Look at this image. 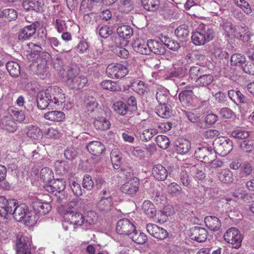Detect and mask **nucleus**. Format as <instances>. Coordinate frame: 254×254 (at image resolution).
Wrapping results in <instances>:
<instances>
[{
  "label": "nucleus",
  "instance_id": "dca6fc26",
  "mask_svg": "<svg viewBox=\"0 0 254 254\" xmlns=\"http://www.w3.org/2000/svg\"><path fill=\"white\" fill-rule=\"evenodd\" d=\"M208 235L207 231L204 228L194 227L190 230L191 239L199 243L205 241Z\"/></svg>",
  "mask_w": 254,
  "mask_h": 254
},
{
  "label": "nucleus",
  "instance_id": "de8ad7c7",
  "mask_svg": "<svg viewBox=\"0 0 254 254\" xmlns=\"http://www.w3.org/2000/svg\"><path fill=\"white\" fill-rule=\"evenodd\" d=\"M111 160L115 169H118L121 164V154L118 150H112L111 152Z\"/></svg>",
  "mask_w": 254,
  "mask_h": 254
},
{
  "label": "nucleus",
  "instance_id": "e433bc0d",
  "mask_svg": "<svg viewBox=\"0 0 254 254\" xmlns=\"http://www.w3.org/2000/svg\"><path fill=\"white\" fill-rule=\"evenodd\" d=\"M193 92L188 93L186 91H181L178 95L179 99L184 106H190L193 101Z\"/></svg>",
  "mask_w": 254,
  "mask_h": 254
},
{
  "label": "nucleus",
  "instance_id": "603ef678",
  "mask_svg": "<svg viewBox=\"0 0 254 254\" xmlns=\"http://www.w3.org/2000/svg\"><path fill=\"white\" fill-rule=\"evenodd\" d=\"M246 62V57L244 55L236 53L232 55L231 58V65L233 66H241Z\"/></svg>",
  "mask_w": 254,
  "mask_h": 254
},
{
  "label": "nucleus",
  "instance_id": "20e7f679",
  "mask_svg": "<svg viewBox=\"0 0 254 254\" xmlns=\"http://www.w3.org/2000/svg\"><path fill=\"white\" fill-rule=\"evenodd\" d=\"M47 94L51 101L55 109H60L65 105V94L64 91L57 86H51L47 89Z\"/></svg>",
  "mask_w": 254,
  "mask_h": 254
},
{
  "label": "nucleus",
  "instance_id": "c03bdc74",
  "mask_svg": "<svg viewBox=\"0 0 254 254\" xmlns=\"http://www.w3.org/2000/svg\"><path fill=\"white\" fill-rule=\"evenodd\" d=\"M98 216L94 211H89L86 213L84 216V227L87 228L94 225L97 220Z\"/></svg>",
  "mask_w": 254,
  "mask_h": 254
},
{
  "label": "nucleus",
  "instance_id": "4be33fe9",
  "mask_svg": "<svg viewBox=\"0 0 254 254\" xmlns=\"http://www.w3.org/2000/svg\"><path fill=\"white\" fill-rule=\"evenodd\" d=\"M11 214L13 215L14 218L17 221L22 220L29 211L27 205L25 203H21L14 206Z\"/></svg>",
  "mask_w": 254,
  "mask_h": 254
},
{
  "label": "nucleus",
  "instance_id": "4468645a",
  "mask_svg": "<svg viewBox=\"0 0 254 254\" xmlns=\"http://www.w3.org/2000/svg\"><path fill=\"white\" fill-rule=\"evenodd\" d=\"M146 229L150 235L158 240H164L168 236V232L165 229L155 224H148Z\"/></svg>",
  "mask_w": 254,
  "mask_h": 254
},
{
  "label": "nucleus",
  "instance_id": "4d7b16f0",
  "mask_svg": "<svg viewBox=\"0 0 254 254\" xmlns=\"http://www.w3.org/2000/svg\"><path fill=\"white\" fill-rule=\"evenodd\" d=\"M179 86L181 91H187L188 93L193 92V90L195 87L194 83L188 79L180 82Z\"/></svg>",
  "mask_w": 254,
  "mask_h": 254
},
{
  "label": "nucleus",
  "instance_id": "1a4fd4ad",
  "mask_svg": "<svg viewBox=\"0 0 254 254\" xmlns=\"http://www.w3.org/2000/svg\"><path fill=\"white\" fill-rule=\"evenodd\" d=\"M65 221L73 225L74 228L84 226V216L80 212L69 211L66 212L64 216Z\"/></svg>",
  "mask_w": 254,
  "mask_h": 254
},
{
  "label": "nucleus",
  "instance_id": "3c124183",
  "mask_svg": "<svg viewBox=\"0 0 254 254\" xmlns=\"http://www.w3.org/2000/svg\"><path fill=\"white\" fill-rule=\"evenodd\" d=\"M0 16L8 21L15 20L17 17V11L13 8H6L2 11Z\"/></svg>",
  "mask_w": 254,
  "mask_h": 254
},
{
  "label": "nucleus",
  "instance_id": "a878e982",
  "mask_svg": "<svg viewBox=\"0 0 254 254\" xmlns=\"http://www.w3.org/2000/svg\"><path fill=\"white\" fill-rule=\"evenodd\" d=\"M152 174L156 180L164 181L167 177L168 171L163 165L156 164L152 168Z\"/></svg>",
  "mask_w": 254,
  "mask_h": 254
},
{
  "label": "nucleus",
  "instance_id": "bb28decb",
  "mask_svg": "<svg viewBox=\"0 0 254 254\" xmlns=\"http://www.w3.org/2000/svg\"><path fill=\"white\" fill-rule=\"evenodd\" d=\"M148 43L150 53L152 52L157 55H164L166 53V49L161 42L155 40H150L148 41Z\"/></svg>",
  "mask_w": 254,
  "mask_h": 254
},
{
  "label": "nucleus",
  "instance_id": "ea45409f",
  "mask_svg": "<svg viewBox=\"0 0 254 254\" xmlns=\"http://www.w3.org/2000/svg\"><path fill=\"white\" fill-rule=\"evenodd\" d=\"M213 77L210 74L200 75L195 82L196 84L200 87H207L213 81Z\"/></svg>",
  "mask_w": 254,
  "mask_h": 254
},
{
  "label": "nucleus",
  "instance_id": "4c0bfd02",
  "mask_svg": "<svg viewBox=\"0 0 254 254\" xmlns=\"http://www.w3.org/2000/svg\"><path fill=\"white\" fill-rule=\"evenodd\" d=\"M113 109L117 114L124 116L130 111L128 106L123 101H116L113 103Z\"/></svg>",
  "mask_w": 254,
  "mask_h": 254
},
{
  "label": "nucleus",
  "instance_id": "a18cd8bd",
  "mask_svg": "<svg viewBox=\"0 0 254 254\" xmlns=\"http://www.w3.org/2000/svg\"><path fill=\"white\" fill-rule=\"evenodd\" d=\"M156 113L162 118H168L171 115L170 106L168 104H159L156 109Z\"/></svg>",
  "mask_w": 254,
  "mask_h": 254
},
{
  "label": "nucleus",
  "instance_id": "aec40b11",
  "mask_svg": "<svg viewBox=\"0 0 254 254\" xmlns=\"http://www.w3.org/2000/svg\"><path fill=\"white\" fill-rule=\"evenodd\" d=\"M132 47L134 51L142 55H149L150 50L148 43H146L142 39H136L134 40Z\"/></svg>",
  "mask_w": 254,
  "mask_h": 254
},
{
  "label": "nucleus",
  "instance_id": "e2e57ef3",
  "mask_svg": "<svg viewBox=\"0 0 254 254\" xmlns=\"http://www.w3.org/2000/svg\"><path fill=\"white\" fill-rule=\"evenodd\" d=\"M23 219L25 225L28 227L34 226L37 222L36 217L30 211L28 212L26 216L24 217Z\"/></svg>",
  "mask_w": 254,
  "mask_h": 254
},
{
  "label": "nucleus",
  "instance_id": "052dcab7",
  "mask_svg": "<svg viewBox=\"0 0 254 254\" xmlns=\"http://www.w3.org/2000/svg\"><path fill=\"white\" fill-rule=\"evenodd\" d=\"M53 23L59 33H62L67 29L66 23L64 20L58 18Z\"/></svg>",
  "mask_w": 254,
  "mask_h": 254
},
{
  "label": "nucleus",
  "instance_id": "2eb2a0df",
  "mask_svg": "<svg viewBox=\"0 0 254 254\" xmlns=\"http://www.w3.org/2000/svg\"><path fill=\"white\" fill-rule=\"evenodd\" d=\"M65 187L66 182L64 179H57L54 180L52 185H46L43 188L46 191L56 195L64 190Z\"/></svg>",
  "mask_w": 254,
  "mask_h": 254
},
{
  "label": "nucleus",
  "instance_id": "09e8293b",
  "mask_svg": "<svg viewBox=\"0 0 254 254\" xmlns=\"http://www.w3.org/2000/svg\"><path fill=\"white\" fill-rule=\"evenodd\" d=\"M218 178L221 182L226 184L231 183L233 180L232 173L228 169L222 170L219 174Z\"/></svg>",
  "mask_w": 254,
  "mask_h": 254
},
{
  "label": "nucleus",
  "instance_id": "6e6552de",
  "mask_svg": "<svg viewBox=\"0 0 254 254\" xmlns=\"http://www.w3.org/2000/svg\"><path fill=\"white\" fill-rule=\"evenodd\" d=\"M140 187V180L136 177L132 178L120 187V190L124 193L133 196L138 191Z\"/></svg>",
  "mask_w": 254,
  "mask_h": 254
},
{
  "label": "nucleus",
  "instance_id": "a211bd4d",
  "mask_svg": "<svg viewBox=\"0 0 254 254\" xmlns=\"http://www.w3.org/2000/svg\"><path fill=\"white\" fill-rule=\"evenodd\" d=\"M47 94V89L44 92H40L38 93L37 96V103L38 107L44 110L47 107L54 109L50 97Z\"/></svg>",
  "mask_w": 254,
  "mask_h": 254
},
{
  "label": "nucleus",
  "instance_id": "f257e3e1",
  "mask_svg": "<svg viewBox=\"0 0 254 254\" xmlns=\"http://www.w3.org/2000/svg\"><path fill=\"white\" fill-rule=\"evenodd\" d=\"M93 109L91 110V115L94 118L93 126L96 129L104 131L109 129L111 127V123L107 118L105 111L101 108L98 107V103L93 101L91 103Z\"/></svg>",
  "mask_w": 254,
  "mask_h": 254
},
{
  "label": "nucleus",
  "instance_id": "f704fd0d",
  "mask_svg": "<svg viewBox=\"0 0 254 254\" xmlns=\"http://www.w3.org/2000/svg\"><path fill=\"white\" fill-rule=\"evenodd\" d=\"M190 148V142L187 139H180L176 143V150L180 154H187Z\"/></svg>",
  "mask_w": 254,
  "mask_h": 254
},
{
  "label": "nucleus",
  "instance_id": "f03ea898",
  "mask_svg": "<svg viewBox=\"0 0 254 254\" xmlns=\"http://www.w3.org/2000/svg\"><path fill=\"white\" fill-rule=\"evenodd\" d=\"M87 81V78L80 73L78 69L71 68L67 74L66 84L70 89L79 90L85 86Z\"/></svg>",
  "mask_w": 254,
  "mask_h": 254
},
{
  "label": "nucleus",
  "instance_id": "0eeeda50",
  "mask_svg": "<svg viewBox=\"0 0 254 254\" xmlns=\"http://www.w3.org/2000/svg\"><path fill=\"white\" fill-rule=\"evenodd\" d=\"M215 152L222 156L228 154L233 149V142L230 139H221L213 143Z\"/></svg>",
  "mask_w": 254,
  "mask_h": 254
},
{
  "label": "nucleus",
  "instance_id": "5fc2aeb1",
  "mask_svg": "<svg viewBox=\"0 0 254 254\" xmlns=\"http://www.w3.org/2000/svg\"><path fill=\"white\" fill-rule=\"evenodd\" d=\"M128 153L130 154L134 157L138 158H144L145 156V152L140 147L130 146L128 150Z\"/></svg>",
  "mask_w": 254,
  "mask_h": 254
},
{
  "label": "nucleus",
  "instance_id": "7c9ffc66",
  "mask_svg": "<svg viewBox=\"0 0 254 254\" xmlns=\"http://www.w3.org/2000/svg\"><path fill=\"white\" fill-rule=\"evenodd\" d=\"M170 98L169 91L163 87L158 88L156 93V98L160 105L168 104Z\"/></svg>",
  "mask_w": 254,
  "mask_h": 254
},
{
  "label": "nucleus",
  "instance_id": "f8f14e48",
  "mask_svg": "<svg viewBox=\"0 0 254 254\" xmlns=\"http://www.w3.org/2000/svg\"><path fill=\"white\" fill-rule=\"evenodd\" d=\"M194 156L198 160L204 163H208L212 159L215 157L211 148L202 147L197 148L194 153Z\"/></svg>",
  "mask_w": 254,
  "mask_h": 254
},
{
  "label": "nucleus",
  "instance_id": "7ed1b4c3",
  "mask_svg": "<svg viewBox=\"0 0 254 254\" xmlns=\"http://www.w3.org/2000/svg\"><path fill=\"white\" fill-rule=\"evenodd\" d=\"M214 37L213 30L207 25L202 24L199 26L198 31L193 32L191 40L194 45L200 46L210 41Z\"/></svg>",
  "mask_w": 254,
  "mask_h": 254
},
{
  "label": "nucleus",
  "instance_id": "f3484780",
  "mask_svg": "<svg viewBox=\"0 0 254 254\" xmlns=\"http://www.w3.org/2000/svg\"><path fill=\"white\" fill-rule=\"evenodd\" d=\"M113 205V201L112 196L102 197L97 203V209L101 213L105 214L112 210Z\"/></svg>",
  "mask_w": 254,
  "mask_h": 254
},
{
  "label": "nucleus",
  "instance_id": "5701e85b",
  "mask_svg": "<svg viewBox=\"0 0 254 254\" xmlns=\"http://www.w3.org/2000/svg\"><path fill=\"white\" fill-rule=\"evenodd\" d=\"M44 5L43 0H25L23 2V8L28 11L39 12Z\"/></svg>",
  "mask_w": 254,
  "mask_h": 254
},
{
  "label": "nucleus",
  "instance_id": "423d86ee",
  "mask_svg": "<svg viewBox=\"0 0 254 254\" xmlns=\"http://www.w3.org/2000/svg\"><path fill=\"white\" fill-rule=\"evenodd\" d=\"M128 72L127 68L121 64H111L106 68V73L112 78H121Z\"/></svg>",
  "mask_w": 254,
  "mask_h": 254
},
{
  "label": "nucleus",
  "instance_id": "9d476101",
  "mask_svg": "<svg viewBox=\"0 0 254 254\" xmlns=\"http://www.w3.org/2000/svg\"><path fill=\"white\" fill-rule=\"evenodd\" d=\"M16 204L15 199H7L4 196H0V216L5 218L8 213H11Z\"/></svg>",
  "mask_w": 254,
  "mask_h": 254
},
{
  "label": "nucleus",
  "instance_id": "bf43d9fd",
  "mask_svg": "<svg viewBox=\"0 0 254 254\" xmlns=\"http://www.w3.org/2000/svg\"><path fill=\"white\" fill-rule=\"evenodd\" d=\"M167 190L172 196H176L182 192V189L179 185L174 182L168 186Z\"/></svg>",
  "mask_w": 254,
  "mask_h": 254
},
{
  "label": "nucleus",
  "instance_id": "2f4dec72",
  "mask_svg": "<svg viewBox=\"0 0 254 254\" xmlns=\"http://www.w3.org/2000/svg\"><path fill=\"white\" fill-rule=\"evenodd\" d=\"M101 86L104 89L112 92H120L122 91L121 86L118 81L104 80L101 83Z\"/></svg>",
  "mask_w": 254,
  "mask_h": 254
},
{
  "label": "nucleus",
  "instance_id": "774afa93",
  "mask_svg": "<svg viewBox=\"0 0 254 254\" xmlns=\"http://www.w3.org/2000/svg\"><path fill=\"white\" fill-rule=\"evenodd\" d=\"M237 5L240 7L244 12L249 14L252 12L250 4L245 0H234Z\"/></svg>",
  "mask_w": 254,
  "mask_h": 254
},
{
  "label": "nucleus",
  "instance_id": "37998d69",
  "mask_svg": "<svg viewBox=\"0 0 254 254\" xmlns=\"http://www.w3.org/2000/svg\"><path fill=\"white\" fill-rule=\"evenodd\" d=\"M141 3L145 9L151 11L156 10L160 5L159 0H141Z\"/></svg>",
  "mask_w": 254,
  "mask_h": 254
},
{
  "label": "nucleus",
  "instance_id": "680f3d73",
  "mask_svg": "<svg viewBox=\"0 0 254 254\" xmlns=\"http://www.w3.org/2000/svg\"><path fill=\"white\" fill-rule=\"evenodd\" d=\"M134 90L139 94H144L147 92V85L143 81H139L137 83H134L132 85Z\"/></svg>",
  "mask_w": 254,
  "mask_h": 254
},
{
  "label": "nucleus",
  "instance_id": "412c9836",
  "mask_svg": "<svg viewBox=\"0 0 254 254\" xmlns=\"http://www.w3.org/2000/svg\"><path fill=\"white\" fill-rule=\"evenodd\" d=\"M88 151L92 155L98 156L105 150L104 145L100 141H90L87 146Z\"/></svg>",
  "mask_w": 254,
  "mask_h": 254
},
{
  "label": "nucleus",
  "instance_id": "cd10ccee",
  "mask_svg": "<svg viewBox=\"0 0 254 254\" xmlns=\"http://www.w3.org/2000/svg\"><path fill=\"white\" fill-rule=\"evenodd\" d=\"M42 49V48L40 46L36 45L33 42L29 43L28 44V49L27 50V51L28 53V55H27L28 59L32 62L34 61L38 58Z\"/></svg>",
  "mask_w": 254,
  "mask_h": 254
},
{
  "label": "nucleus",
  "instance_id": "b1692460",
  "mask_svg": "<svg viewBox=\"0 0 254 254\" xmlns=\"http://www.w3.org/2000/svg\"><path fill=\"white\" fill-rule=\"evenodd\" d=\"M32 206L34 210L40 215H45L51 210L52 206L50 203L36 200L33 202Z\"/></svg>",
  "mask_w": 254,
  "mask_h": 254
},
{
  "label": "nucleus",
  "instance_id": "c756f323",
  "mask_svg": "<svg viewBox=\"0 0 254 254\" xmlns=\"http://www.w3.org/2000/svg\"><path fill=\"white\" fill-rule=\"evenodd\" d=\"M130 238L135 243L142 245L145 244L148 240L146 235L140 230H137L134 228L129 236Z\"/></svg>",
  "mask_w": 254,
  "mask_h": 254
},
{
  "label": "nucleus",
  "instance_id": "6e6d98bb",
  "mask_svg": "<svg viewBox=\"0 0 254 254\" xmlns=\"http://www.w3.org/2000/svg\"><path fill=\"white\" fill-rule=\"evenodd\" d=\"M231 135L235 138L244 139H246L250 135V132L243 128H239L232 131Z\"/></svg>",
  "mask_w": 254,
  "mask_h": 254
},
{
  "label": "nucleus",
  "instance_id": "13d9d810",
  "mask_svg": "<svg viewBox=\"0 0 254 254\" xmlns=\"http://www.w3.org/2000/svg\"><path fill=\"white\" fill-rule=\"evenodd\" d=\"M157 132L158 131L155 128L146 129L142 131L140 137L143 141H147L150 140Z\"/></svg>",
  "mask_w": 254,
  "mask_h": 254
},
{
  "label": "nucleus",
  "instance_id": "6ab92c4d",
  "mask_svg": "<svg viewBox=\"0 0 254 254\" xmlns=\"http://www.w3.org/2000/svg\"><path fill=\"white\" fill-rule=\"evenodd\" d=\"M39 24V22L37 21L33 22L29 25L25 26L20 32L18 39L23 40L28 39L35 34L36 26Z\"/></svg>",
  "mask_w": 254,
  "mask_h": 254
},
{
  "label": "nucleus",
  "instance_id": "39448f33",
  "mask_svg": "<svg viewBox=\"0 0 254 254\" xmlns=\"http://www.w3.org/2000/svg\"><path fill=\"white\" fill-rule=\"evenodd\" d=\"M223 238L225 241L232 245L234 248L238 249L241 246L242 237L240 231L236 228H231L227 230Z\"/></svg>",
  "mask_w": 254,
  "mask_h": 254
},
{
  "label": "nucleus",
  "instance_id": "79ce46f5",
  "mask_svg": "<svg viewBox=\"0 0 254 254\" xmlns=\"http://www.w3.org/2000/svg\"><path fill=\"white\" fill-rule=\"evenodd\" d=\"M142 209L149 217L153 218L156 215V210L154 204L149 200H145L142 204Z\"/></svg>",
  "mask_w": 254,
  "mask_h": 254
},
{
  "label": "nucleus",
  "instance_id": "a19ab883",
  "mask_svg": "<svg viewBox=\"0 0 254 254\" xmlns=\"http://www.w3.org/2000/svg\"><path fill=\"white\" fill-rule=\"evenodd\" d=\"M175 33L180 41H186L189 35L188 26L186 25H180L175 30Z\"/></svg>",
  "mask_w": 254,
  "mask_h": 254
},
{
  "label": "nucleus",
  "instance_id": "473e14b6",
  "mask_svg": "<svg viewBox=\"0 0 254 254\" xmlns=\"http://www.w3.org/2000/svg\"><path fill=\"white\" fill-rule=\"evenodd\" d=\"M44 118L45 119L51 121L61 122L64 120L65 115L63 112L56 110L45 113Z\"/></svg>",
  "mask_w": 254,
  "mask_h": 254
},
{
  "label": "nucleus",
  "instance_id": "864d4df0",
  "mask_svg": "<svg viewBox=\"0 0 254 254\" xmlns=\"http://www.w3.org/2000/svg\"><path fill=\"white\" fill-rule=\"evenodd\" d=\"M155 141L158 146L163 149H167L170 145V140L165 135H158L156 137Z\"/></svg>",
  "mask_w": 254,
  "mask_h": 254
},
{
  "label": "nucleus",
  "instance_id": "c85d7f7f",
  "mask_svg": "<svg viewBox=\"0 0 254 254\" xmlns=\"http://www.w3.org/2000/svg\"><path fill=\"white\" fill-rule=\"evenodd\" d=\"M206 226L211 231H217L221 226V222L216 217L213 216H206L204 219Z\"/></svg>",
  "mask_w": 254,
  "mask_h": 254
},
{
  "label": "nucleus",
  "instance_id": "69168bd1",
  "mask_svg": "<svg viewBox=\"0 0 254 254\" xmlns=\"http://www.w3.org/2000/svg\"><path fill=\"white\" fill-rule=\"evenodd\" d=\"M180 178L182 184L187 187L190 183V180L186 168H182L180 173Z\"/></svg>",
  "mask_w": 254,
  "mask_h": 254
},
{
  "label": "nucleus",
  "instance_id": "0e129e2a",
  "mask_svg": "<svg viewBox=\"0 0 254 254\" xmlns=\"http://www.w3.org/2000/svg\"><path fill=\"white\" fill-rule=\"evenodd\" d=\"M187 117L188 120L193 123H195L196 124V126L200 128H202L203 126V123L202 122L200 121V116H197L193 113L189 112L187 114Z\"/></svg>",
  "mask_w": 254,
  "mask_h": 254
},
{
  "label": "nucleus",
  "instance_id": "49530a36",
  "mask_svg": "<svg viewBox=\"0 0 254 254\" xmlns=\"http://www.w3.org/2000/svg\"><path fill=\"white\" fill-rule=\"evenodd\" d=\"M40 179L44 182H49L54 178V173L48 167L42 168L40 173Z\"/></svg>",
  "mask_w": 254,
  "mask_h": 254
},
{
  "label": "nucleus",
  "instance_id": "8fccbe9b",
  "mask_svg": "<svg viewBox=\"0 0 254 254\" xmlns=\"http://www.w3.org/2000/svg\"><path fill=\"white\" fill-rule=\"evenodd\" d=\"M191 172L194 174V177L199 180H202L205 178L204 172V168L201 165H194L190 168Z\"/></svg>",
  "mask_w": 254,
  "mask_h": 254
},
{
  "label": "nucleus",
  "instance_id": "58836bf2",
  "mask_svg": "<svg viewBox=\"0 0 254 254\" xmlns=\"http://www.w3.org/2000/svg\"><path fill=\"white\" fill-rule=\"evenodd\" d=\"M6 67L10 75L12 77H17L20 74V67L18 63L14 61L7 63Z\"/></svg>",
  "mask_w": 254,
  "mask_h": 254
},
{
  "label": "nucleus",
  "instance_id": "9b49d317",
  "mask_svg": "<svg viewBox=\"0 0 254 254\" xmlns=\"http://www.w3.org/2000/svg\"><path fill=\"white\" fill-rule=\"evenodd\" d=\"M136 228L135 226L128 219L124 218L119 220L116 226V232L120 235H130Z\"/></svg>",
  "mask_w": 254,
  "mask_h": 254
},
{
  "label": "nucleus",
  "instance_id": "72a5a7b5",
  "mask_svg": "<svg viewBox=\"0 0 254 254\" xmlns=\"http://www.w3.org/2000/svg\"><path fill=\"white\" fill-rule=\"evenodd\" d=\"M117 32L120 37L124 39H128L133 35L132 28L129 25H123L118 27Z\"/></svg>",
  "mask_w": 254,
  "mask_h": 254
},
{
  "label": "nucleus",
  "instance_id": "338daca9",
  "mask_svg": "<svg viewBox=\"0 0 254 254\" xmlns=\"http://www.w3.org/2000/svg\"><path fill=\"white\" fill-rule=\"evenodd\" d=\"M71 189L73 193L76 196H80L82 194V190L80 185L76 182V181L72 179H69V181Z\"/></svg>",
  "mask_w": 254,
  "mask_h": 254
},
{
  "label": "nucleus",
  "instance_id": "c9c22d12",
  "mask_svg": "<svg viewBox=\"0 0 254 254\" xmlns=\"http://www.w3.org/2000/svg\"><path fill=\"white\" fill-rule=\"evenodd\" d=\"M8 111L13 119L19 123H23L25 120L26 117L24 111L19 110L14 107H10Z\"/></svg>",
  "mask_w": 254,
  "mask_h": 254
},
{
  "label": "nucleus",
  "instance_id": "393cba45",
  "mask_svg": "<svg viewBox=\"0 0 254 254\" xmlns=\"http://www.w3.org/2000/svg\"><path fill=\"white\" fill-rule=\"evenodd\" d=\"M27 136L32 139H39L43 137V132L37 126L30 125L24 129Z\"/></svg>",
  "mask_w": 254,
  "mask_h": 254
},
{
  "label": "nucleus",
  "instance_id": "ddd939ff",
  "mask_svg": "<svg viewBox=\"0 0 254 254\" xmlns=\"http://www.w3.org/2000/svg\"><path fill=\"white\" fill-rule=\"evenodd\" d=\"M27 239L21 234L17 235L16 242L17 254H31L30 242L28 238Z\"/></svg>",
  "mask_w": 254,
  "mask_h": 254
}]
</instances>
